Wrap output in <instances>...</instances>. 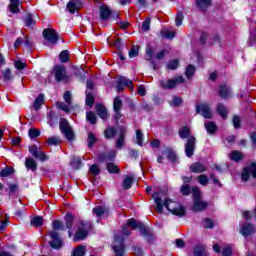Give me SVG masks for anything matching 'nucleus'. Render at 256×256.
Instances as JSON below:
<instances>
[{"label":"nucleus","mask_w":256,"mask_h":256,"mask_svg":"<svg viewBox=\"0 0 256 256\" xmlns=\"http://www.w3.org/2000/svg\"><path fill=\"white\" fill-rule=\"evenodd\" d=\"M152 197L155 201L156 211L158 213H163V209L166 207L167 211L172 215H175L176 217H185V207L172 199H165L167 197V192L165 190L157 189Z\"/></svg>","instance_id":"1"},{"label":"nucleus","mask_w":256,"mask_h":256,"mask_svg":"<svg viewBox=\"0 0 256 256\" xmlns=\"http://www.w3.org/2000/svg\"><path fill=\"white\" fill-rule=\"evenodd\" d=\"M192 195L194 198L192 211L199 213L201 211H205L206 207H209V202H207V201L203 200V198H201V191H199L198 187L192 188Z\"/></svg>","instance_id":"2"},{"label":"nucleus","mask_w":256,"mask_h":256,"mask_svg":"<svg viewBox=\"0 0 256 256\" xmlns=\"http://www.w3.org/2000/svg\"><path fill=\"white\" fill-rule=\"evenodd\" d=\"M77 231L74 236V241H83L89 235V230L91 229V224L84 221H78Z\"/></svg>","instance_id":"3"},{"label":"nucleus","mask_w":256,"mask_h":256,"mask_svg":"<svg viewBox=\"0 0 256 256\" xmlns=\"http://www.w3.org/2000/svg\"><path fill=\"white\" fill-rule=\"evenodd\" d=\"M59 127L62 135H64L68 141H73V139H75V133H73V129L71 128V125H69L67 119L62 118Z\"/></svg>","instance_id":"4"},{"label":"nucleus","mask_w":256,"mask_h":256,"mask_svg":"<svg viewBox=\"0 0 256 256\" xmlns=\"http://www.w3.org/2000/svg\"><path fill=\"white\" fill-rule=\"evenodd\" d=\"M181 83H185V78H183V76H178L169 80L159 81V85L163 89H174L177 85H181Z\"/></svg>","instance_id":"5"},{"label":"nucleus","mask_w":256,"mask_h":256,"mask_svg":"<svg viewBox=\"0 0 256 256\" xmlns=\"http://www.w3.org/2000/svg\"><path fill=\"white\" fill-rule=\"evenodd\" d=\"M253 177L256 179V164L252 163L249 166L245 167L242 172V181H249V178Z\"/></svg>","instance_id":"6"},{"label":"nucleus","mask_w":256,"mask_h":256,"mask_svg":"<svg viewBox=\"0 0 256 256\" xmlns=\"http://www.w3.org/2000/svg\"><path fill=\"white\" fill-rule=\"evenodd\" d=\"M43 37L48 43H51V45H55L59 40V35H57V32L54 29H45L43 31Z\"/></svg>","instance_id":"7"},{"label":"nucleus","mask_w":256,"mask_h":256,"mask_svg":"<svg viewBox=\"0 0 256 256\" xmlns=\"http://www.w3.org/2000/svg\"><path fill=\"white\" fill-rule=\"evenodd\" d=\"M239 233L243 237H249L251 235H255V226L250 223H243L240 225Z\"/></svg>","instance_id":"8"},{"label":"nucleus","mask_w":256,"mask_h":256,"mask_svg":"<svg viewBox=\"0 0 256 256\" xmlns=\"http://www.w3.org/2000/svg\"><path fill=\"white\" fill-rule=\"evenodd\" d=\"M50 237V246L52 247V249H61V247H63V240H61L57 231H51Z\"/></svg>","instance_id":"9"},{"label":"nucleus","mask_w":256,"mask_h":256,"mask_svg":"<svg viewBox=\"0 0 256 256\" xmlns=\"http://www.w3.org/2000/svg\"><path fill=\"white\" fill-rule=\"evenodd\" d=\"M196 111L200 115H203L205 119H211V117H213V114L211 113V108L207 103H201L198 106H196Z\"/></svg>","instance_id":"10"},{"label":"nucleus","mask_w":256,"mask_h":256,"mask_svg":"<svg viewBox=\"0 0 256 256\" xmlns=\"http://www.w3.org/2000/svg\"><path fill=\"white\" fill-rule=\"evenodd\" d=\"M127 225L128 227H131V229L133 230L139 229L142 235H147V227H145L144 223L137 222L135 221V219L132 218L127 221Z\"/></svg>","instance_id":"11"},{"label":"nucleus","mask_w":256,"mask_h":256,"mask_svg":"<svg viewBox=\"0 0 256 256\" xmlns=\"http://www.w3.org/2000/svg\"><path fill=\"white\" fill-rule=\"evenodd\" d=\"M53 73L56 81H65V79H67V74L65 72L64 66H55L53 69Z\"/></svg>","instance_id":"12"},{"label":"nucleus","mask_w":256,"mask_h":256,"mask_svg":"<svg viewBox=\"0 0 256 256\" xmlns=\"http://www.w3.org/2000/svg\"><path fill=\"white\" fill-rule=\"evenodd\" d=\"M194 151H195V137L190 136L185 145V154L187 157H193Z\"/></svg>","instance_id":"13"},{"label":"nucleus","mask_w":256,"mask_h":256,"mask_svg":"<svg viewBox=\"0 0 256 256\" xmlns=\"http://www.w3.org/2000/svg\"><path fill=\"white\" fill-rule=\"evenodd\" d=\"M124 87H129L131 91L134 90L133 88V82L130 79H127L125 77H120L118 79V85H117V91H123Z\"/></svg>","instance_id":"14"},{"label":"nucleus","mask_w":256,"mask_h":256,"mask_svg":"<svg viewBox=\"0 0 256 256\" xmlns=\"http://www.w3.org/2000/svg\"><path fill=\"white\" fill-rule=\"evenodd\" d=\"M81 7H83V0H70L67 4L69 13H75V11H79Z\"/></svg>","instance_id":"15"},{"label":"nucleus","mask_w":256,"mask_h":256,"mask_svg":"<svg viewBox=\"0 0 256 256\" xmlns=\"http://www.w3.org/2000/svg\"><path fill=\"white\" fill-rule=\"evenodd\" d=\"M113 251L115 252L116 256L125 255V248L123 246V242H119V240H115L113 245Z\"/></svg>","instance_id":"16"},{"label":"nucleus","mask_w":256,"mask_h":256,"mask_svg":"<svg viewBox=\"0 0 256 256\" xmlns=\"http://www.w3.org/2000/svg\"><path fill=\"white\" fill-rule=\"evenodd\" d=\"M219 95L222 99H229L231 97V87L228 85H220Z\"/></svg>","instance_id":"17"},{"label":"nucleus","mask_w":256,"mask_h":256,"mask_svg":"<svg viewBox=\"0 0 256 256\" xmlns=\"http://www.w3.org/2000/svg\"><path fill=\"white\" fill-rule=\"evenodd\" d=\"M9 10L11 13H19L21 11V0H10Z\"/></svg>","instance_id":"18"},{"label":"nucleus","mask_w":256,"mask_h":256,"mask_svg":"<svg viewBox=\"0 0 256 256\" xmlns=\"http://www.w3.org/2000/svg\"><path fill=\"white\" fill-rule=\"evenodd\" d=\"M38 17L35 14H27L24 18V23L26 27H33L37 21Z\"/></svg>","instance_id":"19"},{"label":"nucleus","mask_w":256,"mask_h":256,"mask_svg":"<svg viewBox=\"0 0 256 256\" xmlns=\"http://www.w3.org/2000/svg\"><path fill=\"white\" fill-rule=\"evenodd\" d=\"M190 171L192 173H205L207 168L203 164L196 162L190 166Z\"/></svg>","instance_id":"20"},{"label":"nucleus","mask_w":256,"mask_h":256,"mask_svg":"<svg viewBox=\"0 0 256 256\" xmlns=\"http://www.w3.org/2000/svg\"><path fill=\"white\" fill-rule=\"evenodd\" d=\"M96 112L98 113L99 117L103 120L109 117V114L107 113V108H105V106H103L102 104L96 105Z\"/></svg>","instance_id":"21"},{"label":"nucleus","mask_w":256,"mask_h":256,"mask_svg":"<svg viewBox=\"0 0 256 256\" xmlns=\"http://www.w3.org/2000/svg\"><path fill=\"white\" fill-rule=\"evenodd\" d=\"M45 103V96L43 94H39L38 97L34 101V110L39 111L41 109V105Z\"/></svg>","instance_id":"22"},{"label":"nucleus","mask_w":256,"mask_h":256,"mask_svg":"<svg viewBox=\"0 0 256 256\" xmlns=\"http://www.w3.org/2000/svg\"><path fill=\"white\" fill-rule=\"evenodd\" d=\"M125 133H127L125 128H120V136L116 142L117 149H121V147H123V144L125 143Z\"/></svg>","instance_id":"23"},{"label":"nucleus","mask_w":256,"mask_h":256,"mask_svg":"<svg viewBox=\"0 0 256 256\" xmlns=\"http://www.w3.org/2000/svg\"><path fill=\"white\" fill-rule=\"evenodd\" d=\"M100 17L101 19H109L111 17V10L106 5L100 7Z\"/></svg>","instance_id":"24"},{"label":"nucleus","mask_w":256,"mask_h":256,"mask_svg":"<svg viewBox=\"0 0 256 256\" xmlns=\"http://www.w3.org/2000/svg\"><path fill=\"white\" fill-rule=\"evenodd\" d=\"M196 5L200 11H205V9L211 6V0H196Z\"/></svg>","instance_id":"25"},{"label":"nucleus","mask_w":256,"mask_h":256,"mask_svg":"<svg viewBox=\"0 0 256 256\" xmlns=\"http://www.w3.org/2000/svg\"><path fill=\"white\" fill-rule=\"evenodd\" d=\"M169 105L171 107H180V105H183V98L179 96H172L171 100H169Z\"/></svg>","instance_id":"26"},{"label":"nucleus","mask_w":256,"mask_h":256,"mask_svg":"<svg viewBox=\"0 0 256 256\" xmlns=\"http://www.w3.org/2000/svg\"><path fill=\"white\" fill-rule=\"evenodd\" d=\"M85 253H87V248L85 246H77L73 251V256H85Z\"/></svg>","instance_id":"27"},{"label":"nucleus","mask_w":256,"mask_h":256,"mask_svg":"<svg viewBox=\"0 0 256 256\" xmlns=\"http://www.w3.org/2000/svg\"><path fill=\"white\" fill-rule=\"evenodd\" d=\"M164 155H166L167 159H169L172 163L177 162V155L175 154V152L173 150L167 148L164 151Z\"/></svg>","instance_id":"28"},{"label":"nucleus","mask_w":256,"mask_h":256,"mask_svg":"<svg viewBox=\"0 0 256 256\" xmlns=\"http://www.w3.org/2000/svg\"><path fill=\"white\" fill-rule=\"evenodd\" d=\"M204 126L207 133H209L210 135H213V133L217 131V125L214 122H211V121L206 122Z\"/></svg>","instance_id":"29"},{"label":"nucleus","mask_w":256,"mask_h":256,"mask_svg":"<svg viewBox=\"0 0 256 256\" xmlns=\"http://www.w3.org/2000/svg\"><path fill=\"white\" fill-rule=\"evenodd\" d=\"M25 166L30 169V171H35L37 169V163L33 158L25 159Z\"/></svg>","instance_id":"30"},{"label":"nucleus","mask_w":256,"mask_h":256,"mask_svg":"<svg viewBox=\"0 0 256 256\" xmlns=\"http://www.w3.org/2000/svg\"><path fill=\"white\" fill-rule=\"evenodd\" d=\"M117 156V153L115 151H111L108 155H103L101 154L99 156V160L100 161H113V159H115V157Z\"/></svg>","instance_id":"31"},{"label":"nucleus","mask_w":256,"mask_h":256,"mask_svg":"<svg viewBox=\"0 0 256 256\" xmlns=\"http://www.w3.org/2000/svg\"><path fill=\"white\" fill-rule=\"evenodd\" d=\"M190 133L191 129L187 126H184L179 130V137H181V139H187Z\"/></svg>","instance_id":"32"},{"label":"nucleus","mask_w":256,"mask_h":256,"mask_svg":"<svg viewBox=\"0 0 256 256\" xmlns=\"http://www.w3.org/2000/svg\"><path fill=\"white\" fill-rule=\"evenodd\" d=\"M175 35H177V33L173 30H163L162 31V37H165V39H175Z\"/></svg>","instance_id":"33"},{"label":"nucleus","mask_w":256,"mask_h":256,"mask_svg":"<svg viewBox=\"0 0 256 256\" xmlns=\"http://www.w3.org/2000/svg\"><path fill=\"white\" fill-rule=\"evenodd\" d=\"M87 142H88L89 149H91V147H93V145H95V143H97V137L95 136V134L93 132H90L88 134Z\"/></svg>","instance_id":"34"},{"label":"nucleus","mask_w":256,"mask_h":256,"mask_svg":"<svg viewBox=\"0 0 256 256\" xmlns=\"http://www.w3.org/2000/svg\"><path fill=\"white\" fill-rule=\"evenodd\" d=\"M31 225H33V227H42L43 225V217L41 216H36L31 220Z\"/></svg>","instance_id":"35"},{"label":"nucleus","mask_w":256,"mask_h":256,"mask_svg":"<svg viewBox=\"0 0 256 256\" xmlns=\"http://www.w3.org/2000/svg\"><path fill=\"white\" fill-rule=\"evenodd\" d=\"M230 159L232 161H241V159H243V154H241V152H239L237 150L232 151L230 154Z\"/></svg>","instance_id":"36"},{"label":"nucleus","mask_w":256,"mask_h":256,"mask_svg":"<svg viewBox=\"0 0 256 256\" xmlns=\"http://www.w3.org/2000/svg\"><path fill=\"white\" fill-rule=\"evenodd\" d=\"M94 103L95 97L93 94H91V92H86V105H88V107H93Z\"/></svg>","instance_id":"37"},{"label":"nucleus","mask_w":256,"mask_h":256,"mask_svg":"<svg viewBox=\"0 0 256 256\" xmlns=\"http://www.w3.org/2000/svg\"><path fill=\"white\" fill-rule=\"evenodd\" d=\"M217 111L223 119H227V108L223 104H218Z\"/></svg>","instance_id":"38"},{"label":"nucleus","mask_w":256,"mask_h":256,"mask_svg":"<svg viewBox=\"0 0 256 256\" xmlns=\"http://www.w3.org/2000/svg\"><path fill=\"white\" fill-rule=\"evenodd\" d=\"M53 229L52 231H63L65 229V226L63 225V222L59 220H55L53 223Z\"/></svg>","instance_id":"39"},{"label":"nucleus","mask_w":256,"mask_h":256,"mask_svg":"<svg viewBox=\"0 0 256 256\" xmlns=\"http://www.w3.org/2000/svg\"><path fill=\"white\" fill-rule=\"evenodd\" d=\"M194 255L195 256H207V252L203 246H198L194 248Z\"/></svg>","instance_id":"40"},{"label":"nucleus","mask_w":256,"mask_h":256,"mask_svg":"<svg viewBox=\"0 0 256 256\" xmlns=\"http://www.w3.org/2000/svg\"><path fill=\"white\" fill-rule=\"evenodd\" d=\"M105 211V208L102 206H97L93 209V213L96 217H103V215H105Z\"/></svg>","instance_id":"41"},{"label":"nucleus","mask_w":256,"mask_h":256,"mask_svg":"<svg viewBox=\"0 0 256 256\" xmlns=\"http://www.w3.org/2000/svg\"><path fill=\"white\" fill-rule=\"evenodd\" d=\"M104 135H105L106 139H113V137H115V128L114 127H108L105 130Z\"/></svg>","instance_id":"42"},{"label":"nucleus","mask_w":256,"mask_h":256,"mask_svg":"<svg viewBox=\"0 0 256 256\" xmlns=\"http://www.w3.org/2000/svg\"><path fill=\"white\" fill-rule=\"evenodd\" d=\"M203 227L205 229H213V227H215V222L211 218H206L203 222Z\"/></svg>","instance_id":"43"},{"label":"nucleus","mask_w":256,"mask_h":256,"mask_svg":"<svg viewBox=\"0 0 256 256\" xmlns=\"http://www.w3.org/2000/svg\"><path fill=\"white\" fill-rule=\"evenodd\" d=\"M132 184H133V177L127 176L123 181V189H131Z\"/></svg>","instance_id":"44"},{"label":"nucleus","mask_w":256,"mask_h":256,"mask_svg":"<svg viewBox=\"0 0 256 256\" xmlns=\"http://www.w3.org/2000/svg\"><path fill=\"white\" fill-rule=\"evenodd\" d=\"M69 105L70 104H65L63 102L56 103L57 109H61V111H65V113H69V111H71V109L69 108Z\"/></svg>","instance_id":"45"},{"label":"nucleus","mask_w":256,"mask_h":256,"mask_svg":"<svg viewBox=\"0 0 256 256\" xmlns=\"http://www.w3.org/2000/svg\"><path fill=\"white\" fill-rule=\"evenodd\" d=\"M86 119L91 123L92 125H95L97 123V115H95L93 112H88L86 114Z\"/></svg>","instance_id":"46"},{"label":"nucleus","mask_w":256,"mask_h":256,"mask_svg":"<svg viewBox=\"0 0 256 256\" xmlns=\"http://www.w3.org/2000/svg\"><path fill=\"white\" fill-rule=\"evenodd\" d=\"M185 19V16H183V13L179 12L176 15V19H175V25L176 27H181L183 25V20Z\"/></svg>","instance_id":"47"},{"label":"nucleus","mask_w":256,"mask_h":256,"mask_svg":"<svg viewBox=\"0 0 256 256\" xmlns=\"http://www.w3.org/2000/svg\"><path fill=\"white\" fill-rule=\"evenodd\" d=\"M185 73H186L187 79H191V77H193L195 75V66L189 65L186 68V72Z\"/></svg>","instance_id":"48"},{"label":"nucleus","mask_w":256,"mask_h":256,"mask_svg":"<svg viewBox=\"0 0 256 256\" xmlns=\"http://www.w3.org/2000/svg\"><path fill=\"white\" fill-rule=\"evenodd\" d=\"M65 221L67 229H71L73 227V216L71 213L66 214Z\"/></svg>","instance_id":"49"},{"label":"nucleus","mask_w":256,"mask_h":256,"mask_svg":"<svg viewBox=\"0 0 256 256\" xmlns=\"http://www.w3.org/2000/svg\"><path fill=\"white\" fill-rule=\"evenodd\" d=\"M47 143H48V145L56 146V145H60L61 140L59 139V137L52 136V137L47 139Z\"/></svg>","instance_id":"50"},{"label":"nucleus","mask_w":256,"mask_h":256,"mask_svg":"<svg viewBox=\"0 0 256 256\" xmlns=\"http://www.w3.org/2000/svg\"><path fill=\"white\" fill-rule=\"evenodd\" d=\"M59 59L61 63H67L69 61V52L64 50L60 53Z\"/></svg>","instance_id":"51"},{"label":"nucleus","mask_w":256,"mask_h":256,"mask_svg":"<svg viewBox=\"0 0 256 256\" xmlns=\"http://www.w3.org/2000/svg\"><path fill=\"white\" fill-rule=\"evenodd\" d=\"M113 107L114 111H121V108L123 107V102L119 98H115Z\"/></svg>","instance_id":"52"},{"label":"nucleus","mask_w":256,"mask_h":256,"mask_svg":"<svg viewBox=\"0 0 256 256\" xmlns=\"http://www.w3.org/2000/svg\"><path fill=\"white\" fill-rule=\"evenodd\" d=\"M136 143L137 145L143 146V133L141 130H136Z\"/></svg>","instance_id":"53"},{"label":"nucleus","mask_w":256,"mask_h":256,"mask_svg":"<svg viewBox=\"0 0 256 256\" xmlns=\"http://www.w3.org/2000/svg\"><path fill=\"white\" fill-rule=\"evenodd\" d=\"M71 164L74 169H81V158L74 157Z\"/></svg>","instance_id":"54"},{"label":"nucleus","mask_w":256,"mask_h":256,"mask_svg":"<svg viewBox=\"0 0 256 256\" xmlns=\"http://www.w3.org/2000/svg\"><path fill=\"white\" fill-rule=\"evenodd\" d=\"M89 171H90V173H92V175H95V176H97V175H99V173H101V169L99 168V165H97V164L90 166Z\"/></svg>","instance_id":"55"},{"label":"nucleus","mask_w":256,"mask_h":256,"mask_svg":"<svg viewBox=\"0 0 256 256\" xmlns=\"http://www.w3.org/2000/svg\"><path fill=\"white\" fill-rule=\"evenodd\" d=\"M107 169L109 173H119V167L113 163H108Z\"/></svg>","instance_id":"56"},{"label":"nucleus","mask_w":256,"mask_h":256,"mask_svg":"<svg viewBox=\"0 0 256 256\" xmlns=\"http://www.w3.org/2000/svg\"><path fill=\"white\" fill-rule=\"evenodd\" d=\"M9 175H13V168H4L0 171V177H9Z\"/></svg>","instance_id":"57"},{"label":"nucleus","mask_w":256,"mask_h":256,"mask_svg":"<svg viewBox=\"0 0 256 256\" xmlns=\"http://www.w3.org/2000/svg\"><path fill=\"white\" fill-rule=\"evenodd\" d=\"M197 180H198V183L203 186L209 183V178L206 175L198 176Z\"/></svg>","instance_id":"58"},{"label":"nucleus","mask_w":256,"mask_h":256,"mask_svg":"<svg viewBox=\"0 0 256 256\" xmlns=\"http://www.w3.org/2000/svg\"><path fill=\"white\" fill-rule=\"evenodd\" d=\"M137 55H139V47L138 46H134L129 51V58L133 59L134 57H137Z\"/></svg>","instance_id":"59"},{"label":"nucleus","mask_w":256,"mask_h":256,"mask_svg":"<svg viewBox=\"0 0 256 256\" xmlns=\"http://www.w3.org/2000/svg\"><path fill=\"white\" fill-rule=\"evenodd\" d=\"M233 255V250L230 245H227L222 250V256H231Z\"/></svg>","instance_id":"60"},{"label":"nucleus","mask_w":256,"mask_h":256,"mask_svg":"<svg viewBox=\"0 0 256 256\" xmlns=\"http://www.w3.org/2000/svg\"><path fill=\"white\" fill-rule=\"evenodd\" d=\"M168 69L175 70L179 67V60H172L167 64Z\"/></svg>","instance_id":"61"},{"label":"nucleus","mask_w":256,"mask_h":256,"mask_svg":"<svg viewBox=\"0 0 256 256\" xmlns=\"http://www.w3.org/2000/svg\"><path fill=\"white\" fill-rule=\"evenodd\" d=\"M63 99H64V101H65V103H66L67 105H71V99H72L71 92L66 91V92L64 93V95H63Z\"/></svg>","instance_id":"62"},{"label":"nucleus","mask_w":256,"mask_h":256,"mask_svg":"<svg viewBox=\"0 0 256 256\" xmlns=\"http://www.w3.org/2000/svg\"><path fill=\"white\" fill-rule=\"evenodd\" d=\"M255 43H256V32H253L252 34H250L248 45H250V47H253Z\"/></svg>","instance_id":"63"},{"label":"nucleus","mask_w":256,"mask_h":256,"mask_svg":"<svg viewBox=\"0 0 256 256\" xmlns=\"http://www.w3.org/2000/svg\"><path fill=\"white\" fill-rule=\"evenodd\" d=\"M181 193L182 195H189V193H191V188L187 184H184L181 187Z\"/></svg>","instance_id":"64"}]
</instances>
